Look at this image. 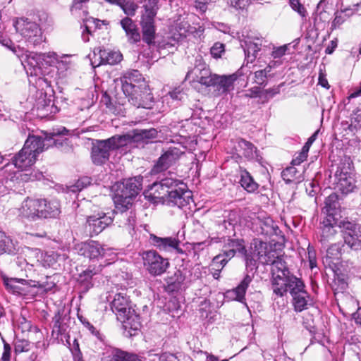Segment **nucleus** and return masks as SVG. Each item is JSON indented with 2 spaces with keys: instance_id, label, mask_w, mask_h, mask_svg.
Listing matches in <instances>:
<instances>
[{
  "instance_id": "1",
  "label": "nucleus",
  "mask_w": 361,
  "mask_h": 361,
  "mask_svg": "<svg viewBox=\"0 0 361 361\" xmlns=\"http://www.w3.org/2000/svg\"><path fill=\"white\" fill-rule=\"evenodd\" d=\"M67 133L68 130L63 128L62 131L54 130L51 137H46L44 139L39 136L29 135L23 147L12 158L13 165L21 172L14 173L10 180H13L14 178L25 182L39 180L43 176L42 173L31 171L27 173L23 171H30L36 162L37 156L45 149L52 145L56 147L62 145L63 140H59L57 137Z\"/></svg>"
},
{
  "instance_id": "2",
  "label": "nucleus",
  "mask_w": 361,
  "mask_h": 361,
  "mask_svg": "<svg viewBox=\"0 0 361 361\" xmlns=\"http://www.w3.org/2000/svg\"><path fill=\"white\" fill-rule=\"evenodd\" d=\"M0 44L8 47L16 55L24 66L27 74L30 76L42 75V66H52L58 61L55 53L39 54L25 51L19 47L13 46L11 40L4 39L2 36Z\"/></svg>"
},
{
  "instance_id": "3",
  "label": "nucleus",
  "mask_w": 361,
  "mask_h": 361,
  "mask_svg": "<svg viewBox=\"0 0 361 361\" xmlns=\"http://www.w3.org/2000/svg\"><path fill=\"white\" fill-rule=\"evenodd\" d=\"M142 177L135 176L124 180L119 186L114 198L116 204V214L120 217L126 219L125 225L129 227L133 226L135 219L132 213L130 215L124 214L133 204V198L135 197L142 189Z\"/></svg>"
},
{
  "instance_id": "4",
  "label": "nucleus",
  "mask_w": 361,
  "mask_h": 361,
  "mask_svg": "<svg viewBox=\"0 0 361 361\" xmlns=\"http://www.w3.org/2000/svg\"><path fill=\"white\" fill-rule=\"evenodd\" d=\"M152 188L180 208L193 202L192 192L188 189L186 184L173 177L162 178L159 183H154Z\"/></svg>"
},
{
  "instance_id": "5",
  "label": "nucleus",
  "mask_w": 361,
  "mask_h": 361,
  "mask_svg": "<svg viewBox=\"0 0 361 361\" xmlns=\"http://www.w3.org/2000/svg\"><path fill=\"white\" fill-rule=\"evenodd\" d=\"M272 287L273 293L279 297L284 296L288 292L292 296V302L296 312H302L311 305L310 296L305 289L304 282L292 273L283 279L279 286Z\"/></svg>"
},
{
  "instance_id": "6",
  "label": "nucleus",
  "mask_w": 361,
  "mask_h": 361,
  "mask_svg": "<svg viewBox=\"0 0 361 361\" xmlns=\"http://www.w3.org/2000/svg\"><path fill=\"white\" fill-rule=\"evenodd\" d=\"M111 308L117 319L130 336L135 335L141 326L140 315L136 312L128 298L123 293H117L111 302Z\"/></svg>"
},
{
  "instance_id": "7",
  "label": "nucleus",
  "mask_w": 361,
  "mask_h": 361,
  "mask_svg": "<svg viewBox=\"0 0 361 361\" xmlns=\"http://www.w3.org/2000/svg\"><path fill=\"white\" fill-rule=\"evenodd\" d=\"M254 254L257 259L263 264L271 265V288L283 282V279L291 272L288 269L285 261L281 257L277 255L276 250L267 249L266 243L259 242L255 247Z\"/></svg>"
},
{
  "instance_id": "8",
  "label": "nucleus",
  "mask_w": 361,
  "mask_h": 361,
  "mask_svg": "<svg viewBox=\"0 0 361 361\" xmlns=\"http://www.w3.org/2000/svg\"><path fill=\"white\" fill-rule=\"evenodd\" d=\"M121 138L118 135L112 136L106 140H98L93 143L91 151L92 162L96 165L106 163L110 156V152L122 147Z\"/></svg>"
},
{
  "instance_id": "9",
  "label": "nucleus",
  "mask_w": 361,
  "mask_h": 361,
  "mask_svg": "<svg viewBox=\"0 0 361 361\" xmlns=\"http://www.w3.org/2000/svg\"><path fill=\"white\" fill-rule=\"evenodd\" d=\"M157 2V0H149L144 6L145 12L141 16L142 39L148 44H152L155 38L154 18L158 10Z\"/></svg>"
},
{
  "instance_id": "10",
  "label": "nucleus",
  "mask_w": 361,
  "mask_h": 361,
  "mask_svg": "<svg viewBox=\"0 0 361 361\" xmlns=\"http://www.w3.org/2000/svg\"><path fill=\"white\" fill-rule=\"evenodd\" d=\"M122 90L124 94H132L134 90L146 87V109L149 108L153 97L149 91V86L145 83L144 78L137 70L126 73L121 78Z\"/></svg>"
},
{
  "instance_id": "11",
  "label": "nucleus",
  "mask_w": 361,
  "mask_h": 361,
  "mask_svg": "<svg viewBox=\"0 0 361 361\" xmlns=\"http://www.w3.org/2000/svg\"><path fill=\"white\" fill-rule=\"evenodd\" d=\"M16 30L25 39L27 43L36 46L43 41L42 33L39 25L27 18L18 19L15 23Z\"/></svg>"
},
{
  "instance_id": "12",
  "label": "nucleus",
  "mask_w": 361,
  "mask_h": 361,
  "mask_svg": "<svg viewBox=\"0 0 361 361\" xmlns=\"http://www.w3.org/2000/svg\"><path fill=\"white\" fill-rule=\"evenodd\" d=\"M142 259L144 267L152 276L161 275L169 266L168 259L163 258L154 250L142 252Z\"/></svg>"
},
{
  "instance_id": "13",
  "label": "nucleus",
  "mask_w": 361,
  "mask_h": 361,
  "mask_svg": "<svg viewBox=\"0 0 361 361\" xmlns=\"http://www.w3.org/2000/svg\"><path fill=\"white\" fill-rule=\"evenodd\" d=\"M343 228L344 242L350 248L357 250L361 247V226L349 221L339 224Z\"/></svg>"
},
{
  "instance_id": "14",
  "label": "nucleus",
  "mask_w": 361,
  "mask_h": 361,
  "mask_svg": "<svg viewBox=\"0 0 361 361\" xmlns=\"http://www.w3.org/2000/svg\"><path fill=\"white\" fill-rule=\"evenodd\" d=\"M183 154L184 151L181 150L180 147H169L157 160L153 169L154 172L159 173L166 170L175 164Z\"/></svg>"
},
{
  "instance_id": "15",
  "label": "nucleus",
  "mask_w": 361,
  "mask_h": 361,
  "mask_svg": "<svg viewBox=\"0 0 361 361\" xmlns=\"http://www.w3.org/2000/svg\"><path fill=\"white\" fill-rule=\"evenodd\" d=\"M44 207L42 199L27 198L23 201L20 209V215L30 220L35 221L42 219V207Z\"/></svg>"
},
{
  "instance_id": "16",
  "label": "nucleus",
  "mask_w": 361,
  "mask_h": 361,
  "mask_svg": "<svg viewBox=\"0 0 361 361\" xmlns=\"http://www.w3.org/2000/svg\"><path fill=\"white\" fill-rule=\"evenodd\" d=\"M79 255L90 259H98L106 255V249L97 241L82 243L77 246Z\"/></svg>"
},
{
  "instance_id": "17",
  "label": "nucleus",
  "mask_w": 361,
  "mask_h": 361,
  "mask_svg": "<svg viewBox=\"0 0 361 361\" xmlns=\"http://www.w3.org/2000/svg\"><path fill=\"white\" fill-rule=\"evenodd\" d=\"M262 42L259 38L248 35L243 36V38L240 39V47L244 50L247 63H252L255 60L258 51L261 49Z\"/></svg>"
},
{
  "instance_id": "18",
  "label": "nucleus",
  "mask_w": 361,
  "mask_h": 361,
  "mask_svg": "<svg viewBox=\"0 0 361 361\" xmlns=\"http://www.w3.org/2000/svg\"><path fill=\"white\" fill-rule=\"evenodd\" d=\"M321 235L319 241L326 245L331 240H333L337 234L336 226L339 227L337 219L333 216L325 217L321 223Z\"/></svg>"
},
{
  "instance_id": "19",
  "label": "nucleus",
  "mask_w": 361,
  "mask_h": 361,
  "mask_svg": "<svg viewBox=\"0 0 361 361\" xmlns=\"http://www.w3.org/2000/svg\"><path fill=\"white\" fill-rule=\"evenodd\" d=\"M350 171V164H348L347 168L345 166H339L336 172L338 187L343 192H351L354 188L355 180Z\"/></svg>"
},
{
  "instance_id": "20",
  "label": "nucleus",
  "mask_w": 361,
  "mask_h": 361,
  "mask_svg": "<svg viewBox=\"0 0 361 361\" xmlns=\"http://www.w3.org/2000/svg\"><path fill=\"white\" fill-rule=\"evenodd\" d=\"M237 79L236 73L222 75L216 74L212 86L215 87L219 94H226L234 89V82Z\"/></svg>"
},
{
  "instance_id": "21",
  "label": "nucleus",
  "mask_w": 361,
  "mask_h": 361,
  "mask_svg": "<svg viewBox=\"0 0 361 361\" xmlns=\"http://www.w3.org/2000/svg\"><path fill=\"white\" fill-rule=\"evenodd\" d=\"M149 240L152 245L157 247L161 251L169 252L176 250L178 252H182V250L178 247L180 242L175 238H161L154 234H150Z\"/></svg>"
},
{
  "instance_id": "22",
  "label": "nucleus",
  "mask_w": 361,
  "mask_h": 361,
  "mask_svg": "<svg viewBox=\"0 0 361 361\" xmlns=\"http://www.w3.org/2000/svg\"><path fill=\"white\" fill-rule=\"evenodd\" d=\"M216 74H212L210 70L203 66H195L188 73V77H192L193 81L199 82L206 87H211Z\"/></svg>"
},
{
  "instance_id": "23",
  "label": "nucleus",
  "mask_w": 361,
  "mask_h": 361,
  "mask_svg": "<svg viewBox=\"0 0 361 361\" xmlns=\"http://www.w3.org/2000/svg\"><path fill=\"white\" fill-rule=\"evenodd\" d=\"M113 218L104 213L97 215L89 216L87 218V223L92 229V233L97 235L101 233L107 226L111 224Z\"/></svg>"
},
{
  "instance_id": "24",
  "label": "nucleus",
  "mask_w": 361,
  "mask_h": 361,
  "mask_svg": "<svg viewBox=\"0 0 361 361\" xmlns=\"http://www.w3.org/2000/svg\"><path fill=\"white\" fill-rule=\"evenodd\" d=\"M252 279L253 276H250L248 274H246L236 288L226 292L227 297L231 298L233 300H237L242 303H245V293L247 289V287L252 282Z\"/></svg>"
},
{
  "instance_id": "25",
  "label": "nucleus",
  "mask_w": 361,
  "mask_h": 361,
  "mask_svg": "<svg viewBox=\"0 0 361 361\" xmlns=\"http://www.w3.org/2000/svg\"><path fill=\"white\" fill-rule=\"evenodd\" d=\"M120 23L122 28L125 30L130 43H136L140 42V34L137 25L131 18L126 17L121 20Z\"/></svg>"
},
{
  "instance_id": "26",
  "label": "nucleus",
  "mask_w": 361,
  "mask_h": 361,
  "mask_svg": "<svg viewBox=\"0 0 361 361\" xmlns=\"http://www.w3.org/2000/svg\"><path fill=\"white\" fill-rule=\"evenodd\" d=\"M95 56H99L100 59L99 64L114 65L122 60V54L118 51L99 49V53H94Z\"/></svg>"
},
{
  "instance_id": "27",
  "label": "nucleus",
  "mask_w": 361,
  "mask_h": 361,
  "mask_svg": "<svg viewBox=\"0 0 361 361\" xmlns=\"http://www.w3.org/2000/svg\"><path fill=\"white\" fill-rule=\"evenodd\" d=\"M128 101L135 106L146 108V87L134 90L132 94H125Z\"/></svg>"
},
{
  "instance_id": "28",
  "label": "nucleus",
  "mask_w": 361,
  "mask_h": 361,
  "mask_svg": "<svg viewBox=\"0 0 361 361\" xmlns=\"http://www.w3.org/2000/svg\"><path fill=\"white\" fill-rule=\"evenodd\" d=\"M44 207H42L43 218H55L60 214V205L57 201L47 202L42 199Z\"/></svg>"
},
{
  "instance_id": "29",
  "label": "nucleus",
  "mask_w": 361,
  "mask_h": 361,
  "mask_svg": "<svg viewBox=\"0 0 361 361\" xmlns=\"http://www.w3.org/2000/svg\"><path fill=\"white\" fill-rule=\"evenodd\" d=\"M142 132V129H135L126 135H118V137L121 138L122 147L128 143L145 142Z\"/></svg>"
},
{
  "instance_id": "30",
  "label": "nucleus",
  "mask_w": 361,
  "mask_h": 361,
  "mask_svg": "<svg viewBox=\"0 0 361 361\" xmlns=\"http://www.w3.org/2000/svg\"><path fill=\"white\" fill-rule=\"evenodd\" d=\"M324 204L325 206L323 208V212L324 213L326 214V217H329V216H333L335 217L336 210L339 207L338 195L335 193L329 195L326 198Z\"/></svg>"
},
{
  "instance_id": "31",
  "label": "nucleus",
  "mask_w": 361,
  "mask_h": 361,
  "mask_svg": "<svg viewBox=\"0 0 361 361\" xmlns=\"http://www.w3.org/2000/svg\"><path fill=\"white\" fill-rule=\"evenodd\" d=\"M16 248L13 240L0 231V255L4 254L11 255L15 253Z\"/></svg>"
},
{
  "instance_id": "32",
  "label": "nucleus",
  "mask_w": 361,
  "mask_h": 361,
  "mask_svg": "<svg viewBox=\"0 0 361 361\" xmlns=\"http://www.w3.org/2000/svg\"><path fill=\"white\" fill-rule=\"evenodd\" d=\"M240 183L241 186L248 192H253L258 188V184L245 170L241 171Z\"/></svg>"
},
{
  "instance_id": "33",
  "label": "nucleus",
  "mask_w": 361,
  "mask_h": 361,
  "mask_svg": "<svg viewBox=\"0 0 361 361\" xmlns=\"http://www.w3.org/2000/svg\"><path fill=\"white\" fill-rule=\"evenodd\" d=\"M297 174V169L295 166L292 165L291 166L287 167L282 171L281 176L283 180L287 183L292 182L300 183L303 180V178L300 175L298 176Z\"/></svg>"
},
{
  "instance_id": "34",
  "label": "nucleus",
  "mask_w": 361,
  "mask_h": 361,
  "mask_svg": "<svg viewBox=\"0 0 361 361\" xmlns=\"http://www.w3.org/2000/svg\"><path fill=\"white\" fill-rule=\"evenodd\" d=\"M238 147L242 150V154L247 159H253L256 155L257 149L250 142L240 139L238 142Z\"/></svg>"
},
{
  "instance_id": "35",
  "label": "nucleus",
  "mask_w": 361,
  "mask_h": 361,
  "mask_svg": "<svg viewBox=\"0 0 361 361\" xmlns=\"http://www.w3.org/2000/svg\"><path fill=\"white\" fill-rule=\"evenodd\" d=\"M109 361H142L136 355L128 354L126 352L114 350L112 351Z\"/></svg>"
},
{
  "instance_id": "36",
  "label": "nucleus",
  "mask_w": 361,
  "mask_h": 361,
  "mask_svg": "<svg viewBox=\"0 0 361 361\" xmlns=\"http://www.w3.org/2000/svg\"><path fill=\"white\" fill-rule=\"evenodd\" d=\"M51 101L49 100L48 103L44 99L43 104L39 102L37 104V110L38 114L41 116H46L49 114L56 113L57 107L54 106V104H50Z\"/></svg>"
},
{
  "instance_id": "37",
  "label": "nucleus",
  "mask_w": 361,
  "mask_h": 361,
  "mask_svg": "<svg viewBox=\"0 0 361 361\" xmlns=\"http://www.w3.org/2000/svg\"><path fill=\"white\" fill-rule=\"evenodd\" d=\"M148 361H178L176 355L171 353H165L161 355H158L150 351L148 353Z\"/></svg>"
},
{
  "instance_id": "38",
  "label": "nucleus",
  "mask_w": 361,
  "mask_h": 361,
  "mask_svg": "<svg viewBox=\"0 0 361 361\" xmlns=\"http://www.w3.org/2000/svg\"><path fill=\"white\" fill-rule=\"evenodd\" d=\"M226 247L230 248L234 253H239L241 255L245 254V247L244 245V241L243 240H229Z\"/></svg>"
},
{
  "instance_id": "39",
  "label": "nucleus",
  "mask_w": 361,
  "mask_h": 361,
  "mask_svg": "<svg viewBox=\"0 0 361 361\" xmlns=\"http://www.w3.org/2000/svg\"><path fill=\"white\" fill-rule=\"evenodd\" d=\"M335 17L331 24V30L338 29L343 25L348 19V16L344 13L343 11H336L335 13Z\"/></svg>"
},
{
  "instance_id": "40",
  "label": "nucleus",
  "mask_w": 361,
  "mask_h": 361,
  "mask_svg": "<svg viewBox=\"0 0 361 361\" xmlns=\"http://www.w3.org/2000/svg\"><path fill=\"white\" fill-rule=\"evenodd\" d=\"M227 262L228 259L224 255H218L212 259L211 270L221 271Z\"/></svg>"
},
{
  "instance_id": "41",
  "label": "nucleus",
  "mask_w": 361,
  "mask_h": 361,
  "mask_svg": "<svg viewBox=\"0 0 361 361\" xmlns=\"http://www.w3.org/2000/svg\"><path fill=\"white\" fill-rule=\"evenodd\" d=\"M121 8L127 16H133L138 8V6L132 0H125Z\"/></svg>"
},
{
  "instance_id": "42",
  "label": "nucleus",
  "mask_w": 361,
  "mask_h": 361,
  "mask_svg": "<svg viewBox=\"0 0 361 361\" xmlns=\"http://www.w3.org/2000/svg\"><path fill=\"white\" fill-rule=\"evenodd\" d=\"M91 179L89 177L85 176L77 180L75 185L71 187V191L75 192L78 191L82 190L83 188H86L87 185H90Z\"/></svg>"
},
{
  "instance_id": "43",
  "label": "nucleus",
  "mask_w": 361,
  "mask_h": 361,
  "mask_svg": "<svg viewBox=\"0 0 361 361\" xmlns=\"http://www.w3.org/2000/svg\"><path fill=\"white\" fill-rule=\"evenodd\" d=\"M244 257V259L245 261V266L247 269H250L251 271L253 269H256L257 268V261L255 259V256L256 255L253 253H247V250H245V254L242 255Z\"/></svg>"
},
{
  "instance_id": "44",
  "label": "nucleus",
  "mask_w": 361,
  "mask_h": 361,
  "mask_svg": "<svg viewBox=\"0 0 361 361\" xmlns=\"http://www.w3.org/2000/svg\"><path fill=\"white\" fill-rule=\"evenodd\" d=\"M225 51L224 44L221 42H216L212 47L210 53L214 58L218 59L221 56V54Z\"/></svg>"
},
{
  "instance_id": "45",
  "label": "nucleus",
  "mask_w": 361,
  "mask_h": 361,
  "mask_svg": "<svg viewBox=\"0 0 361 361\" xmlns=\"http://www.w3.org/2000/svg\"><path fill=\"white\" fill-rule=\"evenodd\" d=\"M99 271H100L99 267H98L97 269H87L80 274L79 281H80L81 282H82V281L88 282L89 280L90 279H92V276L97 274Z\"/></svg>"
},
{
  "instance_id": "46",
  "label": "nucleus",
  "mask_w": 361,
  "mask_h": 361,
  "mask_svg": "<svg viewBox=\"0 0 361 361\" xmlns=\"http://www.w3.org/2000/svg\"><path fill=\"white\" fill-rule=\"evenodd\" d=\"M340 245L338 244L331 245L326 250V256L331 259H338L340 255Z\"/></svg>"
},
{
  "instance_id": "47",
  "label": "nucleus",
  "mask_w": 361,
  "mask_h": 361,
  "mask_svg": "<svg viewBox=\"0 0 361 361\" xmlns=\"http://www.w3.org/2000/svg\"><path fill=\"white\" fill-rule=\"evenodd\" d=\"M89 0H73V4L71 8V11L73 15L81 16L80 13L77 12L83 8V4L87 2Z\"/></svg>"
},
{
  "instance_id": "48",
  "label": "nucleus",
  "mask_w": 361,
  "mask_h": 361,
  "mask_svg": "<svg viewBox=\"0 0 361 361\" xmlns=\"http://www.w3.org/2000/svg\"><path fill=\"white\" fill-rule=\"evenodd\" d=\"M309 150H307L306 148L303 147L302 148L301 152L299 153V154L293 159L291 164L293 166L300 165L302 161H304L308 154Z\"/></svg>"
},
{
  "instance_id": "49",
  "label": "nucleus",
  "mask_w": 361,
  "mask_h": 361,
  "mask_svg": "<svg viewBox=\"0 0 361 361\" xmlns=\"http://www.w3.org/2000/svg\"><path fill=\"white\" fill-rule=\"evenodd\" d=\"M30 350V343L25 340H19L15 345L16 353L26 352Z\"/></svg>"
},
{
  "instance_id": "50",
  "label": "nucleus",
  "mask_w": 361,
  "mask_h": 361,
  "mask_svg": "<svg viewBox=\"0 0 361 361\" xmlns=\"http://www.w3.org/2000/svg\"><path fill=\"white\" fill-rule=\"evenodd\" d=\"M142 135L144 136L145 141L148 142L149 140L154 139L157 137L158 131L155 128L142 129Z\"/></svg>"
},
{
  "instance_id": "51",
  "label": "nucleus",
  "mask_w": 361,
  "mask_h": 361,
  "mask_svg": "<svg viewBox=\"0 0 361 361\" xmlns=\"http://www.w3.org/2000/svg\"><path fill=\"white\" fill-rule=\"evenodd\" d=\"M243 96L246 98H255L257 97H262V91L260 90V88L258 87H254L246 90L245 92L243 94Z\"/></svg>"
},
{
  "instance_id": "52",
  "label": "nucleus",
  "mask_w": 361,
  "mask_h": 361,
  "mask_svg": "<svg viewBox=\"0 0 361 361\" xmlns=\"http://www.w3.org/2000/svg\"><path fill=\"white\" fill-rule=\"evenodd\" d=\"M288 50V45H283L279 47H274L271 56L274 59H280L283 55H285L286 52Z\"/></svg>"
},
{
  "instance_id": "53",
  "label": "nucleus",
  "mask_w": 361,
  "mask_h": 361,
  "mask_svg": "<svg viewBox=\"0 0 361 361\" xmlns=\"http://www.w3.org/2000/svg\"><path fill=\"white\" fill-rule=\"evenodd\" d=\"M250 0H229L231 6L237 9H243L250 4Z\"/></svg>"
},
{
  "instance_id": "54",
  "label": "nucleus",
  "mask_w": 361,
  "mask_h": 361,
  "mask_svg": "<svg viewBox=\"0 0 361 361\" xmlns=\"http://www.w3.org/2000/svg\"><path fill=\"white\" fill-rule=\"evenodd\" d=\"M266 80H267V76L260 70L257 71L255 73V82L257 84H258L259 85H262V86H266L267 84Z\"/></svg>"
},
{
  "instance_id": "55",
  "label": "nucleus",
  "mask_w": 361,
  "mask_h": 361,
  "mask_svg": "<svg viewBox=\"0 0 361 361\" xmlns=\"http://www.w3.org/2000/svg\"><path fill=\"white\" fill-rule=\"evenodd\" d=\"M279 92L280 86H277L262 91V95L264 96V98L267 100L269 97H272L274 95L279 94Z\"/></svg>"
},
{
  "instance_id": "56",
  "label": "nucleus",
  "mask_w": 361,
  "mask_h": 361,
  "mask_svg": "<svg viewBox=\"0 0 361 361\" xmlns=\"http://www.w3.org/2000/svg\"><path fill=\"white\" fill-rule=\"evenodd\" d=\"M23 281V279H5L4 280V284L6 286L8 289L12 290L13 292L18 291L17 287L14 284L17 282Z\"/></svg>"
},
{
  "instance_id": "57",
  "label": "nucleus",
  "mask_w": 361,
  "mask_h": 361,
  "mask_svg": "<svg viewBox=\"0 0 361 361\" xmlns=\"http://www.w3.org/2000/svg\"><path fill=\"white\" fill-rule=\"evenodd\" d=\"M61 315L59 314H57L54 316L53 318V331L57 332L58 334H61Z\"/></svg>"
},
{
  "instance_id": "58",
  "label": "nucleus",
  "mask_w": 361,
  "mask_h": 361,
  "mask_svg": "<svg viewBox=\"0 0 361 361\" xmlns=\"http://www.w3.org/2000/svg\"><path fill=\"white\" fill-rule=\"evenodd\" d=\"M34 286L44 288L45 291H49L55 286V283L54 282H47L46 283H40L39 282H37V284H35Z\"/></svg>"
},
{
  "instance_id": "59",
  "label": "nucleus",
  "mask_w": 361,
  "mask_h": 361,
  "mask_svg": "<svg viewBox=\"0 0 361 361\" xmlns=\"http://www.w3.org/2000/svg\"><path fill=\"white\" fill-rule=\"evenodd\" d=\"M171 98L173 100H181L183 97V93L178 90H175L169 93Z\"/></svg>"
},
{
  "instance_id": "60",
  "label": "nucleus",
  "mask_w": 361,
  "mask_h": 361,
  "mask_svg": "<svg viewBox=\"0 0 361 361\" xmlns=\"http://www.w3.org/2000/svg\"><path fill=\"white\" fill-rule=\"evenodd\" d=\"M354 123L355 127L361 128V109L355 113Z\"/></svg>"
},
{
  "instance_id": "61",
  "label": "nucleus",
  "mask_w": 361,
  "mask_h": 361,
  "mask_svg": "<svg viewBox=\"0 0 361 361\" xmlns=\"http://www.w3.org/2000/svg\"><path fill=\"white\" fill-rule=\"evenodd\" d=\"M317 135V132H315L310 137L308 138L307 142L305 144L303 147L306 148L307 150L310 149V146L316 140Z\"/></svg>"
},
{
  "instance_id": "62",
  "label": "nucleus",
  "mask_w": 361,
  "mask_h": 361,
  "mask_svg": "<svg viewBox=\"0 0 361 361\" xmlns=\"http://www.w3.org/2000/svg\"><path fill=\"white\" fill-rule=\"evenodd\" d=\"M319 84L325 88H329V85L324 75L320 74L319 77Z\"/></svg>"
},
{
  "instance_id": "63",
  "label": "nucleus",
  "mask_w": 361,
  "mask_h": 361,
  "mask_svg": "<svg viewBox=\"0 0 361 361\" xmlns=\"http://www.w3.org/2000/svg\"><path fill=\"white\" fill-rule=\"evenodd\" d=\"M353 317L356 324L361 326V307H359L356 312L354 313Z\"/></svg>"
},
{
  "instance_id": "64",
  "label": "nucleus",
  "mask_w": 361,
  "mask_h": 361,
  "mask_svg": "<svg viewBox=\"0 0 361 361\" xmlns=\"http://www.w3.org/2000/svg\"><path fill=\"white\" fill-rule=\"evenodd\" d=\"M235 253H234L230 248H227L226 250L224 251L223 253H221L220 255H224V257L228 259V261L231 259L232 257H234Z\"/></svg>"
}]
</instances>
